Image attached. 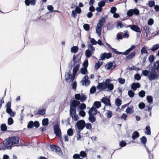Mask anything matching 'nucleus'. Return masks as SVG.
<instances>
[{"label": "nucleus", "instance_id": "nucleus-1", "mask_svg": "<svg viewBox=\"0 0 159 159\" xmlns=\"http://www.w3.org/2000/svg\"><path fill=\"white\" fill-rule=\"evenodd\" d=\"M20 138L18 136L10 137L3 141V144L5 147L4 149H11L12 147L18 146Z\"/></svg>", "mask_w": 159, "mask_h": 159}, {"label": "nucleus", "instance_id": "nucleus-42", "mask_svg": "<svg viewBox=\"0 0 159 159\" xmlns=\"http://www.w3.org/2000/svg\"><path fill=\"white\" fill-rule=\"evenodd\" d=\"M87 72V68H82L80 70V72L83 75L86 74V72Z\"/></svg>", "mask_w": 159, "mask_h": 159}, {"label": "nucleus", "instance_id": "nucleus-29", "mask_svg": "<svg viewBox=\"0 0 159 159\" xmlns=\"http://www.w3.org/2000/svg\"><path fill=\"white\" fill-rule=\"evenodd\" d=\"M145 133L148 135H150L151 134V129L149 126L148 125L146 127Z\"/></svg>", "mask_w": 159, "mask_h": 159}, {"label": "nucleus", "instance_id": "nucleus-8", "mask_svg": "<svg viewBox=\"0 0 159 159\" xmlns=\"http://www.w3.org/2000/svg\"><path fill=\"white\" fill-rule=\"evenodd\" d=\"M80 104L79 101L74 100L70 102V107L76 108V107L79 106Z\"/></svg>", "mask_w": 159, "mask_h": 159}, {"label": "nucleus", "instance_id": "nucleus-39", "mask_svg": "<svg viewBox=\"0 0 159 159\" xmlns=\"http://www.w3.org/2000/svg\"><path fill=\"white\" fill-rule=\"evenodd\" d=\"M148 5L151 7L155 6V2L154 1H149L148 2Z\"/></svg>", "mask_w": 159, "mask_h": 159}, {"label": "nucleus", "instance_id": "nucleus-44", "mask_svg": "<svg viewBox=\"0 0 159 159\" xmlns=\"http://www.w3.org/2000/svg\"><path fill=\"white\" fill-rule=\"evenodd\" d=\"M145 92L143 90H141L139 93V96L141 98H143L145 96Z\"/></svg>", "mask_w": 159, "mask_h": 159}, {"label": "nucleus", "instance_id": "nucleus-43", "mask_svg": "<svg viewBox=\"0 0 159 159\" xmlns=\"http://www.w3.org/2000/svg\"><path fill=\"white\" fill-rule=\"evenodd\" d=\"M34 126V122L32 121H30L27 125L28 128L31 129Z\"/></svg>", "mask_w": 159, "mask_h": 159}, {"label": "nucleus", "instance_id": "nucleus-62", "mask_svg": "<svg viewBox=\"0 0 159 159\" xmlns=\"http://www.w3.org/2000/svg\"><path fill=\"white\" fill-rule=\"evenodd\" d=\"M127 15L128 16L130 17L132 16L133 14L132 9H129L127 12Z\"/></svg>", "mask_w": 159, "mask_h": 159}, {"label": "nucleus", "instance_id": "nucleus-64", "mask_svg": "<svg viewBox=\"0 0 159 159\" xmlns=\"http://www.w3.org/2000/svg\"><path fill=\"white\" fill-rule=\"evenodd\" d=\"M34 126L36 128H38L39 126V121H35L34 122Z\"/></svg>", "mask_w": 159, "mask_h": 159}, {"label": "nucleus", "instance_id": "nucleus-40", "mask_svg": "<svg viewBox=\"0 0 159 159\" xmlns=\"http://www.w3.org/2000/svg\"><path fill=\"white\" fill-rule=\"evenodd\" d=\"M80 157H82L84 158L87 156V154L84 151H81L80 153Z\"/></svg>", "mask_w": 159, "mask_h": 159}, {"label": "nucleus", "instance_id": "nucleus-49", "mask_svg": "<svg viewBox=\"0 0 159 159\" xmlns=\"http://www.w3.org/2000/svg\"><path fill=\"white\" fill-rule=\"evenodd\" d=\"M145 106V104L143 102H140L138 105L139 108L141 109H143Z\"/></svg>", "mask_w": 159, "mask_h": 159}, {"label": "nucleus", "instance_id": "nucleus-2", "mask_svg": "<svg viewBox=\"0 0 159 159\" xmlns=\"http://www.w3.org/2000/svg\"><path fill=\"white\" fill-rule=\"evenodd\" d=\"M150 80L158 79L159 78V61L155 62L152 66L148 76Z\"/></svg>", "mask_w": 159, "mask_h": 159}, {"label": "nucleus", "instance_id": "nucleus-51", "mask_svg": "<svg viewBox=\"0 0 159 159\" xmlns=\"http://www.w3.org/2000/svg\"><path fill=\"white\" fill-rule=\"evenodd\" d=\"M14 121L13 119L10 117L8 119V125H11L13 123Z\"/></svg>", "mask_w": 159, "mask_h": 159}, {"label": "nucleus", "instance_id": "nucleus-16", "mask_svg": "<svg viewBox=\"0 0 159 159\" xmlns=\"http://www.w3.org/2000/svg\"><path fill=\"white\" fill-rule=\"evenodd\" d=\"M105 18L104 17H102L99 20L97 24V25L100 26L102 27V25L105 23Z\"/></svg>", "mask_w": 159, "mask_h": 159}, {"label": "nucleus", "instance_id": "nucleus-57", "mask_svg": "<svg viewBox=\"0 0 159 159\" xmlns=\"http://www.w3.org/2000/svg\"><path fill=\"white\" fill-rule=\"evenodd\" d=\"M81 95L80 93L76 94L75 95V98L76 100H80V99Z\"/></svg>", "mask_w": 159, "mask_h": 159}, {"label": "nucleus", "instance_id": "nucleus-20", "mask_svg": "<svg viewBox=\"0 0 159 159\" xmlns=\"http://www.w3.org/2000/svg\"><path fill=\"white\" fill-rule=\"evenodd\" d=\"M76 108L70 107V114L71 116L73 115L76 114Z\"/></svg>", "mask_w": 159, "mask_h": 159}, {"label": "nucleus", "instance_id": "nucleus-54", "mask_svg": "<svg viewBox=\"0 0 159 159\" xmlns=\"http://www.w3.org/2000/svg\"><path fill=\"white\" fill-rule=\"evenodd\" d=\"M111 49L113 52L117 54H121L122 53V52H119L116 51L115 49L113 48H111Z\"/></svg>", "mask_w": 159, "mask_h": 159}, {"label": "nucleus", "instance_id": "nucleus-21", "mask_svg": "<svg viewBox=\"0 0 159 159\" xmlns=\"http://www.w3.org/2000/svg\"><path fill=\"white\" fill-rule=\"evenodd\" d=\"M115 103L116 106L119 107L121 104L122 101L120 98H117L116 99Z\"/></svg>", "mask_w": 159, "mask_h": 159}, {"label": "nucleus", "instance_id": "nucleus-4", "mask_svg": "<svg viewBox=\"0 0 159 159\" xmlns=\"http://www.w3.org/2000/svg\"><path fill=\"white\" fill-rule=\"evenodd\" d=\"M60 125L56 124L53 126L54 133L57 136L61 139V132L59 126Z\"/></svg>", "mask_w": 159, "mask_h": 159}, {"label": "nucleus", "instance_id": "nucleus-32", "mask_svg": "<svg viewBox=\"0 0 159 159\" xmlns=\"http://www.w3.org/2000/svg\"><path fill=\"white\" fill-rule=\"evenodd\" d=\"M133 14H135L136 15H139V10L137 8L132 9Z\"/></svg>", "mask_w": 159, "mask_h": 159}, {"label": "nucleus", "instance_id": "nucleus-48", "mask_svg": "<svg viewBox=\"0 0 159 159\" xmlns=\"http://www.w3.org/2000/svg\"><path fill=\"white\" fill-rule=\"evenodd\" d=\"M84 29L86 31H88L90 29V26L89 24H85L83 25Z\"/></svg>", "mask_w": 159, "mask_h": 159}, {"label": "nucleus", "instance_id": "nucleus-41", "mask_svg": "<svg viewBox=\"0 0 159 159\" xmlns=\"http://www.w3.org/2000/svg\"><path fill=\"white\" fill-rule=\"evenodd\" d=\"M128 94L130 98L133 97L134 95V93L131 90L128 91Z\"/></svg>", "mask_w": 159, "mask_h": 159}, {"label": "nucleus", "instance_id": "nucleus-38", "mask_svg": "<svg viewBox=\"0 0 159 159\" xmlns=\"http://www.w3.org/2000/svg\"><path fill=\"white\" fill-rule=\"evenodd\" d=\"M68 135L69 136H72L73 135V131L71 128L69 129L67 131Z\"/></svg>", "mask_w": 159, "mask_h": 159}, {"label": "nucleus", "instance_id": "nucleus-52", "mask_svg": "<svg viewBox=\"0 0 159 159\" xmlns=\"http://www.w3.org/2000/svg\"><path fill=\"white\" fill-rule=\"evenodd\" d=\"M119 83L121 84H123L125 83V80L121 78H119L118 79Z\"/></svg>", "mask_w": 159, "mask_h": 159}, {"label": "nucleus", "instance_id": "nucleus-11", "mask_svg": "<svg viewBox=\"0 0 159 159\" xmlns=\"http://www.w3.org/2000/svg\"><path fill=\"white\" fill-rule=\"evenodd\" d=\"M89 77L87 75H85L83 78L82 80L83 83L82 84L84 85H89L90 83V81L88 80Z\"/></svg>", "mask_w": 159, "mask_h": 159}, {"label": "nucleus", "instance_id": "nucleus-60", "mask_svg": "<svg viewBox=\"0 0 159 159\" xmlns=\"http://www.w3.org/2000/svg\"><path fill=\"white\" fill-rule=\"evenodd\" d=\"M9 111V112L7 111H6V112L9 114L11 116L14 117L15 116V113L13 112L11 109V111Z\"/></svg>", "mask_w": 159, "mask_h": 159}, {"label": "nucleus", "instance_id": "nucleus-46", "mask_svg": "<svg viewBox=\"0 0 159 159\" xmlns=\"http://www.w3.org/2000/svg\"><path fill=\"white\" fill-rule=\"evenodd\" d=\"M102 62H101V63H100L99 62H98L97 63H96L95 65V68L97 70L102 65Z\"/></svg>", "mask_w": 159, "mask_h": 159}, {"label": "nucleus", "instance_id": "nucleus-25", "mask_svg": "<svg viewBox=\"0 0 159 159\" xmlns=\"http://www.w3.org/2000/svg\"><path fill=\"white\" fill-rule=\"evenodd\" d=\"M159 48V43L157 44L152 46L151 50L152 51L154 52Z\"/></svg>", "mask_w": 159, "mask_h": 159}, {"label": "nucleus", "instance_id": "nucleus-23", "mask_svg": "<svg viewBox=\"0 0 159 159\" xmlns=\"http://www.w3.org/2000/svg\"><path fill=\"white\" fill-rule=\"evenodd\" d=\"M101 103L99 101L95 102L93 105V106H94L96 108H99L101 107Z\"/></svg>", "mask_w": 159, "mask_h": 159}, {"label": "nucleus", "instance_id": "nucleus-10", "mask_svg": "<svg viewBox=\"0 0 159 159\" xmlns=\"http://www.w3.org/2000/svg\"><path fill=\"white\" fill-rule=\"evenodd\" d=\"M101 102L103 103L105 105L108 106H111V104L110 102V99H109L105 97H103L101 100Z\"/></svg>", "mask_w": 159, "mask_h": 159}, {"label": "nucleus", "instance_id": "nucleus-19", "mask_svg": "<svg viewBox=\"0 0 159 159\" xmlns=\"http://www.w3.org/2000/svg\"><path fill=\"white\" fill-rule=\"evenodd\" d=\"M89 120L91 122L93 123L96 121V119L95 117L94 116L95 115L93 114H89Z\"/></svg>", "mask_w": 159, "mask_h": 159}, {"label": "nucleus", "instance_id": "nucleus-9", "mask_svg": "<svg viewBox=\"0 0 159 159\" xmlns=\"http://www.w3.org/2000/svg\"><path fill=\"white\" fill-rule=\"evenodd\" d=\"M112 57V54L111 52H109L108 53H102L101 54V58L102 60H104L105 58L107 59L110 58Z\"/></svg>", "mask_w": 159, "mask_h": 159}, {"label": "nucleus", "instance_id": "nucleus-26", "mask_svg": "<svg viewBox=\"0 0 159 159\" xmlns=\"http://www.w3.org/2000/svg\"><path fill=\"white\" fill-rule=\"evenodd\" d=\"M48 118H45L43 120L42 123L43 126H47L48 125Z\"/></svg>", "mask_w": 159, "mask_h": 159}, {"label": "nucleus", "instance_id": "nucleus-14", "mask_svg": "<svg viewBox=\"0 0 159 159\" xmlns=\"http://www.w3.org/2000/svg\"><path fill=\"white\" fill-rule=\"evenodd\" d=\"M134 112V107L132 106L131 107H128L126 109L125 112L127 114H132Z\"/></svg>", "mask_w": 159, "mask_h": 159}, {"label": "nucleus", "instance_id": "nucleus-33", "mask_svg": "<svg viewBox=\"0 0 159 159\" xmlns=\"http://www.w3.org/2000/svg\"><path fill=\"white\" fill-rule=\"evenodd\" d=\"M1 129L2 131H5L7 129V127L5 124H2L1 125Z\"/></svg>", "mask_w": 159, "mask_h": 159}, {"label": "nucleus", "instance_id": "nucleus-56", "mask_svg": "<svg viewBox=\"0 0 159 159\" xmlns=\"http://www.w3.org/2000/svg\"><path fill=\"white\" fill-rule=\"evenodd\" d=\"M142 74L144 76H148L149 75V71L147 70H143L142 71Z\"/></svg>", "mask_w": 159, "mask_h": 159}, {"label": "nucleus", "instance_id": "nucleus-7", "mask_svg": "<svg viewBox=\"0 0 159 159\" xmlns=\"http://www.w3.org/2000/svg\"><path fill=\"white\" fill-rule=\"evenodd\" d=\"M125 27H129L132 30L137 32H140L141 31L140 28L137 25H129L127 26H125Z\"/></svg>", "mask_w": 159, "mask_h": 159}, {"label": "nucleus", "instance_id": "nucleus-59", "mask_svg": "<svg viewBox=\"0 0 159 159\" xmlns=\"http://www.w3.org/2000/svg\"><path fill=\"white\" fill-rule=\"evenodd\" d=\"M88 64L89 63L88 60H85L83 63V66H84V67L87 68V67L88 66Z\"/></svg>", "mask_w": 159, "mask_h": 159}, {"label": "nucleus", "instance_id": "nucleus-45", "mask_svg": "<svg viewBox=\"0 0 159 159\" xmlns=\"http://www.w3.org/2000/svg\"><path fill=\"white\" fill-rule=\"evenodd\" d=\"M112 111H108L106 114V115L108 118H111L112 116Z\"/></svg>", "mask_w": 159, "mask_h": 159}, {"label": "nucleus", "instance_id": "nucleus-30", "mask_svg": "<svg viewBox=\"0 0 159 159\" xmlns=\"http://www.w3.org/2000/svg\"><path fill=\"white\" fill-rule=\"evenodd\" d=\"M102 27L100 26H98V25L97 26L96 32L99 35L101 34Z\"/></svg>", "mask_w": 159, "mask_h": 159}, {"label": "nucleus", "instance_id": "nucleus-35", "mask_svg": "<svg viewBox=\"0 0 159 159\" xmlns=\"http://www.w3.org/2000/svg\"><path fill=\"white\" fill-rule=\"evenodd\" d=\"M147 100L148 102L150 103H151L153 101L152 97L151 96H148L147 97Z\"/></svg>", "mask_w": 159, "mask_h": 159}, {"label": "nucleus", "instance_id": "nucleus-17", "mask_svg": "<svg viewBox=\"0 0 159 159\" xmlns=\"http://www.w3.org/2000/svg\"><path fill=\"white\" fill-rule=\"evenodd\" d=\"M139 136V134L137 131H135L133 132L132 135V138L133 140H135L138 138Z\"/></svg>", "mask_w": 159, "mask_h": 159}, {"label": "nucleus", "instance_id": "nucleus-53", "mask_svg": "<svg viewBox=\"0 0 159 159\" xmlns=\"http://www.w3.org/2000/svg\"><path fill=\"white\" fill-rule=\"evenodd\" d=\"M143 28L147 34H148L149 32V27L148 26H145L143 27Z\"/></svg>", "mask_w": 159, "mask_h": 159}, {"label": "nucleus", "instance_id": "nucleus-3", "mask_svg": "<svg viewBox=\"0 0 159 159\" xmlns=\"http://www.w3.org/2000/svg\"><path fill=\"white\" fill-rule=\"evenodd\" d=\"M110 80L109 79H107L104 82L98 83L97 88L98 89H101L104 90L107 88L108 90L111 91L114 89V86L113 84L110 83Z\"/></svg>", "mask_w": 159, "mask_h": 159}, {"label": "nucleus", "instance_id": "nucleus-50", "mask_svg": "<svg viewBox=\"0 0 159 159\" xmlns=\"http://www.w3.org/2000/svg\"><path fill=\"white\" fill-rule=\"evenodd\" d=\"M86 98L87 97H86V96L82 94V95L81 96L80 101L81 102H83L86 100Z\"/></svg>", "mask_w": 159, "mask_h": 159}, {"label": "nucleus", "instance_id": "nucleus-5", "mask_svg": "<svg viewBox=\"0 0 159 159\" xmlns=\"http://www.w3.org/2000/svg\"><path fill=\"white\" fill-rule=\"evenodd\" d=\"M81 56V54L80 53H78L76 56H75V55L73 56V60L74 62L72 66H75V64H79L80 65Z\"/></svg>", "mask_w": 159, "mask_h": 159}, {"label": "nucleus", "instance_id": "nucleus-18", "mask_svg": "<svg viewBox=\"0 0 159 159\" xmlns=\"http://www.w3.org/2000/svg\"><path fill=\"white\" fill-rule=\"evenodd\" d=\"M80 66L79 64H76L74 67L73 73L74 75H76V74Z\"/></svg>", "mask_w": 159, "mask_h": 159}, {"label": "nucleus", "instance_id": "nucleus-22", "mask_svg": "<svg viewBox=\"0 0 159 159\" xmlns=\"http://www.w3.org/2000/svg\"><path fill=\"white\" fill-rule=\"evenodd\" d=\"M79 50V48L77 46H74L71 48V51L72 53H75L77 52Z\"/></svg>", "mask_w": 159, "mask_h": 159}, {"label": "nucleus", "instance_id": "nucleus-36", "mask_svg": "<svg viewBox=\"0 0 159 159\" xmlns=\"http://www.w3.org/2000/svg\"><path fill=\"white\" fill-rule=\"evenodd\" d=\"M106 4V1H103L100 2L98 3V6L99 7H102L105 6Z\"/></svg>", "mask_w": 159, "mask_h": 159}, {"label": "nucleus", "instance_id": "nucleus-37", "mask_svg": "<svg viewBox=\"0 0 159 159\" xmlns=\"http://www.w3.org/2000/svg\"><path fill=\"white\" fill-rule=\"evenodd\" d=\"M86 108V105L84 103H82L80 104V106H79V107H78V109H80V110H83L85 109Z\"/></svg>", "mask_w": 159, "mask_h": 159}, {"label": "nucleus", "instance_id": "nucleus-61", "mask_svg": "<svg viewBox=\"0 0 159 159\" xmlns=\"http://www.w3.org/2000/svg\"><path fill=\"white\" fill-rule=\"evenodd\" d=\"M154 57L153 55H151L149 57V60L150 62L151 63L154 60Z\"/></svg>", "mask_w": 159, "mask_h": 159}, {"label": "nucleus", "instance_id": "nucleus-12", "mask_svg": "<svg viewBox=\"0 0 159 159\" xmlns=\"http://www.w3.org/2000/svg\"><path fill=\"white\" fill-rule=\"evenodd\" d=\"M97 112L98 111L96 108L93 106L89 111L88 113L93 115H96L97 113Z\"/></svg>", "mask_w": 159, "mask_h": 159}, {"label": "nucleus", "instance_id": "nucleus-13", "mask_svg": "<svg viewBox=\"0 0 159 159\" xmlns=\"http://www.w3.org/2000/svg\"><path fill=\"white\" fill-rule=\"evenodd\" d=\"M140 85L139 83H133L131 84V88L133 91H135L137 88H139L140 87Z\"/></svg>", "mask_w": 159, "mask_h": 159}, {"label": "nucleus", "instance_id": "nucleus-15", "mask_svg": "<svg viewBox=\"0 0 159 159\" xmlns=\"http://www.w3.org/2000/svg\"><path fill=\"white\" fill-rule=\"evenodd\" d=\"M46 113V109H43L41 110H38V112L36 113L35 115H39L41 116H44Z\"/></svg>", "mask_w": 159, "mask_h": 159}, {"label": "nucleus", "instance_id": "nucleus-47", "mask_svg": "<svg viewBox=\"0 0 159 159\" xmlns=\"http://www.w3.org/2000/svg\"><path fill=\"white\" fill-rule=\"evenodd\" d=\"M135 55V51H134L130 53V54L129 55L127 56V58L130 59L132 58H133V57H134Z\"/></svg>", "mask_w": 159, "mask_h": 159}, {"label": "nucleus", "instance_id": "nucleus-27", "mask_svg": "<svg viewBox=\"0 0 159 159\" xmlns=\"http://www.w3.org/2000/svg\"><path fill=\"white\" fill-rule=\"evenodd\" d=\"M67 75L66 77V80L68 82H69L71 80V77L72 76V74H70L68 72L67 73Z\"/></svg>", "mask_w": 159, "mask_h": 159}, {"label": "nucleus", "instance_id": "nucleus-34", "mask_svg": "<svg viewBox=\"0 0 159 159\" xmlns=\"http://www.w3.org/2000/svg\"><path fill=\"white\" fill-rule=\"evenodd\" d=\"M144 53L148 54V52L147 51L146 47H143L141 50V54L142 55Z\"/></svg>", "mask_w": 159, "mask_h": 159}, {"label": "nucleus", "instance_id": "nucleus-24", "mask_svg": "<svg viewBox=\"0 0 159 159\" xmlns=\"http://www.w3.org/2000/svg\"><path fill=\"white\" fill-rule=\"evenodd\" d=\"M6 111H7L9 112V111H11V102H8L6 104Z\"/></svg>", "mask_w": 159, "mask_h": 159}, {"label": "nucleus", "instance_id": "nucleus-28", "mask_svg": "<svg viewBox=\"0 0 159 159\" xmlns=\"http://www.w3.org/2000/svg\"><path fill=\"white\" fill-rule=\"evenodd\" d=\"M141 142L145 146L147 142V139L145 136H143L140 138Z\"/></svg>", "mask_w": 159, "mask_h": 159}, {"label": "nucleus", "instance_id": "nucleus-6", "mask_svg": "<svg viewBox=\"0 0 159 159\" xmlns=\"http://www.w3.org/2000/svg\"><path fill=\"white\" fill-rule=\"evenodd\" d=\"M85 122L83 120L78 121L76 124V126L80 130L79 131H80L83 129L85 126Z\"/></svg>", "mask_w": 159, "mask_h": 159}, {"label": "nucleus", "instance_id": "nucleus-55", "mask_svg": "<svg viewBox=\"0 0 159 159\" xmlns=\"http://www.w3.org/2000/svg\"><path fill=\"white\" fill-rule=\"evenodd\" d=\"M96 91V88L95 86H92L90 90V92L91 93H94Z\"/></svg>", "mask_w": 159, "mask_h": 159}, {"label": "nucleus", "instance_id": "nucleus-58", "mask_svg": "<svg viewBox=\"0 0 159 159\" xmlns=\"http://www.w3.org/2000/svg\"><path fill=\"white\" fill-rule=\"evenodd\" d=\"M85 126L87 129H90L92 128V125L89 123L85 124Z\"/></svg>", "mask_w": 159, "mask_h": 159}, {"label": "nucleus", "instance_id": "nucleus-31", "mask_svg": "<svg viewBox=\"0 0 159 159\" xmlns=\"http://www.w3.org/2000/svg\"><path fill=\"white\" fill-rule=\"evenodd\" d=\"M92 54V53L90 50H89V49L85 51V55L86 57L88 58L90 57Z\"/></svg>", "mask_w": 159, "mask_h": 159}, {"label": "nucleus", "instance_id": "nucleus-63", "mask_svg": "<svg viewBox=\"0 0 159 159\" xmlns=\"http://www.w3.org/2000/svg\"><path fill=\"white\" fill-rule=\"evenodd\" d=\"M79 114L81 116L83 117L85 116L86 115L85 112L82 110L79 111Z\"/></svg>", "mask_w": 159, "mask_h": 159}]
</instances>
